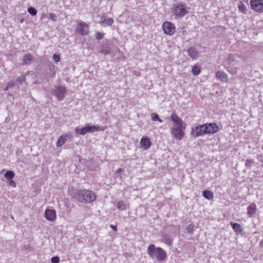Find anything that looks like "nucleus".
<instances>
[{
  "instance_id": "nucleus-1",
  "label": "nucleus",
  "mask_w": 263,
  "mask_h": 263,
  "mask_svg": "<svg viewBox=\"0 0 263 263\" xmlns=\"http://www.w3.org/2000/svg\"><path fill=\"white\" fill-rule=\"evenodd\" d=\"M73 198L78 203L87 204L94 201L97 198V195L91 190L79 189L76 191Z\"/></svg>"
},
{
  "instance_id": "nucleus-2",
  "label": "nucleus",
  "mask_w": 263,
  "mask_h": 263,
  "mask_svg": "<svg viewBox=\"0 0 263 263\" xmlns=\"http://www.w3.org/2000/svg\"><path fill=\"white\" fill-rule=\"evenodd\" d=\"M147 252L151 258H156L158 260H162L166 257L165 252L161 248H156L155 246L153 244H151L148 246Z\"/></svg>"
},
{
  "instance_id": "nucleus-3",
  "label": "nucleus",
  "mask_w": 263,
  "mask_h": 263,
  "mask_svg": "<svg viewBox=\"0 0 263 263\" xmlns=\"http://www.w3.org/2000/svg\"><path fill=\"white\" fill-rule=\"evenodd\" d=\"M67 89L63 85H54L51 88L50 93L54 96L59 102L62 101L65 97Z\"/></svg>"
},
{
  "instance_id": "nucleus-4",
  "label": "nucleus",
  "mask_w": 263,
  "mask_h": 263,
  "mask_svg": "<svg viewBox=\"0 0 263 263\" xmlns=\"http://www.w3.org/2000/svg\"><path fill=\"white\" fill-rule=\"evenodd\" d=\"M172 13L176 17L182 18L186 14H188L189 11L185 4L182 3H176L173 5Z\"/></svg>"
},
{
  "instance_id": "nucleus-5",
  "label": "nucleus",
  "mask_w": 263,
  "mask_h": 263,
  "mask_svg": "<svg viewBox=\"0 0 263 263\" xmlns=\"http://www.w3.org/2000/svg\"><path fill=\"white\" fill-rule=\"evenodd\" d=\"M100 130L99 126H95V125H87L85 127L79 128V127H76L75 129V132L77 134L84 135L87 133H91L95 132H98Z\"/></svg>"
},
{
  "instance_id": "nucleus-6",
  "label": "nucleus",
  "mask_w": 263,
  "mask_h": 263,
  "mask_svg": "<svg viewBox=\"0 0 263 263\" xmlns=\"http://www.w3.org/2000/svg\"><path fill=\"white\" fill-rule=\"evenodd\" d=\"M185 126L173 127L171 128V133L173 137L178 140H181L185 135Z\"/></svg>"
},
{
  "instance_id": "nucleus-7",
  "label": "nucleus",
  "mask_w": 263,
  "mask_h": 263,
  "mask_svg": "<svg viewBox=\"0 0 263 263\" xmlns=\"http://www.w3.org/2000/svg\"><path fill=\"white\" fill-rule=\"evenodd\" d=\"M205 124L199 125L192 128L191 135L195 138L206 134Z\"/></svg>"
},
{
  "instance_id": "nucleus-8",
  "label": "nucleus",
  "mask_w": 263,
  "mask_h": 263,
  "mask_svg": "<svg viewBox=\"0 0 263 263\" xmlns=\"http://www.w3.org/2000/svg\"><path fill=\"white\" fill-rule=\"evenodd\" d=\"M162 28L164 32L167 35H172L176 32L175 25L170 22H165L162 25Z\"/></svg>"
},
{
  "instance_id": "nucleus-9",
  "label": "nucleus",
  "mask_w": 263,
  "mask_h": 263,
  "mask_svg": "<svg viewBox=\"0 0 263 263\" xmlns=\"http://www.w3.org/2000/svg\"><path fill=\"white\" fill-rule=\"evenodd\" d=\"M250 5L254 11L263 12V0H250Z\"/></svg>"
},
{
  "instance_id": "nucleus-10",
  "label": "nucleus",
  "mask_w": 263,
  "mask_h": 263,
  "mask_svg": "<svg viewBox=\"0 0 263 263\" xmlns=\"http://www.w3.org/2000/svg\"><path fill=\"white\" fill-rule=\"evenodd\" d=\"M76 31L82 35H87L89 32V26L86 23L84 22H81L77 26Z\"/></svg>"
},
{
  "instance_id": "nucleus-11",
  "label": "nucleus",
  "mask_w": 263,
  "mask_h": 263,
  "mask_svg": "<svg viewBox=\"0 0 263 263\" xmlns=\"http://www.w3.org/2000/svg\"><path fill=\"white\" fill-rule=\"evenodd\" d=\"M205 124L206 134H214L219 130V127L217 124L214 123H206Z\"/></svg>"
},
{
  "instance_id": "nucleus-12",
  "label": "nucleus",
  "mask_w": 263,
  "mask_h": 263,
  "mask_svg": "<svg viewBox=\"0 0 263 263\" xmlns=\"http://www.w3.org/2000/svg\"><path fill=\"white\" fill-rule=\"evenodd\" d=\"M170 118L171 120L175 124V127H182L183 126H185L183 120L176 114H172Z\"/></svg>"
},
{
  "instance_id": "nucleus-13",
  "label": "nucleus",
  "mask_w": 263,
  "mask_h": 263,
  "mask_svg": "<svg viewBox=\"0 0 263 263\" xmlns=\"http://www.w3.org/2000/svg\"><path fill=\"white\" fill-rule=\"evenodd\" d=\"M99 51L104 55L110 53L111 50V44L109 43H103L99 47Z\"/></svg>"
},
{
  "instance_id": "nucleus-14",
  "label": "nucleus",
  "mask_w": 263,
  "mask_h": 263,
  "mask_svg": "<svg viewBox=\"0 0 263 263\" xmlns=\"http://www.w3.org/2000/svg\"><path fill=\"white\" fill-rule=\"evenodd\" d=\"M45 217L49 221H54L57 218L56 212L54 210L47 209L45 212Z\"/></svg>"
},
{
  "instance_id": "nucleus-15",
  "label": "nucleus",
  "mask_w": 263,
  "mask_h": 263,
  "mask_svg": "<svg viewBox=\"0 0 263 263\" xmlns=\"http://www.w3.org/2000/svg\"><path fill=\"white\" fill-rule=\"evenodd\" d=\"M141 147H143L144 149H149L151 145L152 142L148 137H143L140 140Z\"/></svg>"
},
{
  "instance_id": "nucleus-16",
  "label": "nucleus",
  "mask_w": 263,
  "mask_h": 263,
  "mask_svg": "<svg viewBox=\"0 0 263 263\" xmlns=\"http://www.w3.org/2000/svg\"><path fill=\"white\" fill-rule=\"evenodd\" d=\"M187 54L192 59H195L198 57V52L194 47H190L187 50Z\"/></svg>"
},
{
  "instance_id": "nucleus-17",
  "label": "nucleus",
  "mask_w": 263,
  "mask_h": 263,
  "mask_svg": "<svg viewBox=\"0 0 263 263\" xmlns=\"http://www.w3.org/2000/svg\"><path fill=\"white\" fill-rule=\"evenodd\" d=\"M101 21L100 23L101 25L105 24L107 26H111L114 22V20L112 18H107L106 16H103L101 17Z\"/></svg>"
},
{
  "instance_id": "nucleus-18",
  "label": "nucleus",
  "mask_w": 263,
  "mask_h": 263,
  "mask_svg": "<svg viewBox=\"0 0 263 263\" xmlns=\"http://www.w3.org/2000/svg\"><path fill=\"white\" fill-rule=\"evenodd\" d=\"M34 59L31 53L26 54L23 56V63L22 65H27L30 63V62Z\"/></svg>"
},
{
  "instance_id": "nucleus-19",
  "label": "nucleus",
  "mask_w": 263,
  "mask_h": 263,
  "mask_svg": "<svg viewBox=\"0 0 263 263\" xmlns=\"http://www.w3.org/2000/svg\"><path fill=\"white\" fill-rule=\"evenodd\" d=\"M68 137L67 134H64L62 135L58 139L57 142V146L61 147L62 146L67 140L66 137Z\"/></svg>"
},
{
  "instance_id": "nucleus-20",
  "label": "nucleus",
  "mask_w": 263,
  "mask_h": 263,
  "mask_svg": "<svg viewBox=\"0 0 263 263\" xmlns=\"http://www.w3.org/2000/svg\"><path fill=\"white\" fill-rule=\"evenodd\" d=\"M216 76L217 79L222 81L227 82L228 80V75L223 71H217L216 73Z\"/></svg>"
},
{
  "instance_id": "nucleus-21",
  "label": "nucleus",
  "mask_w": 263,
  "mask_h": 263,
  "mask_svg": "<svg viewBox=\"0 0 263 263\" xmlns=\"http://www.w3.org/2000/svg\"><path fill=\"white\" fill-rule=\"evenodd\" d=\"M248 214L252 216L256 211V207L255 203H252L247 208Z\"/></svg>"
},
{
  "instance_id": "nucleus-22",
  "label": "nucleus",
  "mask_w": 263,
  "mask_h": 263,
  "mask_svg": "<svg viewBox=\"0 0 263 263\" xmlns=\"http://www.w3.org/2000/svg\"><path fill=\"white\" fill-rule=\"evenodd\" d=\"M203 196L206 199H212L214 197V194L212 191L209 190H204L202 191Z\"/></svg>"
},
{
  "instance_id": "nucleus-23",
  "label": "nucleus",
  "mask_w": 263,
  "mask_h": 263,
  "mask_svg": "<svg viewBox=\"0 0 263 263\" xmlns=\"http://www.w3.org/2000/svg\"><path fill=\"white\" fill-rule=\"evenodd\" d=\"M161 241L162 242L167 244L168 246H171L172 243V240L171 239L170 237L166 234H162L161 235Z\"/></svg>"
},
{
  "instance_id": "nucleus-24",
  "label": "nucleus",
  "mask_w": 263,
  "mask_h": 263,
  "mask_svg": "<svg viewBox=\"0 0 263 263\" xmlns=\"http://www.w3.org/2000/svg\"><path fill=\"white\" fill-rule=\"evenodd\" d=\"M235 60V54H229L224 59V63L228 65L231 64Z\"/></svg>"
},
{
  "instance_id": "nucleus-25",
  "label": "nucleus",
  "mask_w": 263,
  "mask_h": 263,
  "mask_svg": "<svg viewBox=\"0 0 263 263\" xmlns=\"http://www.w3.org/2000/svg\"><path fill=\"white\" fill-rule=\"evenodd\" d=\"M231 226L232 227L234 231L236 233H241L242 231V228L238 223H234L231 222Z\"/></svg>"
},
{
  "instance_id": "nucleus-26",
  "label": "nucleus",
  "mask_w": 263,
  "mask_h": 263,
  "mask_svg": "<svg viewBox=\"0 0 263 263\" xmlns=\"http://www.w3.org/2000/svg\"><path fill=\"white\" fill-rule=\"evenodd\" d=\"M201 72V69L199 65L198 64H195L193 66L192 69V73L195 76H197L200 74Z\"/></svg>"
},
{
  "instance_id": "nucleus-27",
  "label": "nucleus",
  "mask_w": 263,
  "mask_h": 263,
  "mask_svg": "<svg viewBox=\"0 0 263 263\" xmlns=\"http://www.w3.org/2000/svg\"><path fill=\"white\" fill-rule=\"evenodd\" d=\"M15 174L12 171H7L4 177L7 180H11L14 177Z\"/></svg>"
},
{
  "instance_id": "nucleus-28",
  "label": "nucleus",
  "mask_w": 263,
  "mask_h": 263,
  "mask_svg": "<svg viewBox=\"0 0 263 263\" xmlns=\"http://www.w3.org/2000/svg\"><path fill=\"white\" fill-rule=\"evenodd\" d=\"M238 8L239 10L242 13H243L245 14L247 13V7L242 2H240L239 3Z\"/></svg>"
},
{
  "instance_id": "nucleus-29",
  "label": "nucleus",
  "mask_w": 263,
  "mask_h": 263,
  "mask_svg": "<svg viewBox=\"0 0 263 263\" xmlns=\"http://www.w3.org/2000/svg\"><path fill=\"white\" fill-rule=\"evenodd\" d=\"M117 208L121 211H123L126 209L127 205L123 201H120L117 204Z\"/></svg>"
},
{
  "instance_id": "nucleus-30",
  "label": "nucleus",
  "mask_w": 263,
  "mask_h": 263,
  "mask_svg": "<svg viewBox=\"0 0 263 263\" xmlns=\"http://www.w3.org/2000/svg\"><path fill=\"white\" fill-rule=\"evenodd\" d=\"M151 117L154 121H159L160 123L163 122V121L159 117L158 115L156 113L151 114Z\"/></svg>"
},
{
  "instance_id": "nucleus-31",
  "label": "nucleus",
  "mask_w": 263,
  "mask_h": 263,
  "mask_svg": "<svg viewBox=\"0 0 263 263\" xmlns=\"http://www.w3.org/2000/svg\"><path fill=\"white\" fill-rule=\"evenodd\" d=\"M48 70L52 73V74L50 75V77H54L55 73V66L52 64H49L48 65Z\"/></svg>"
},
{
  "instance_id": "nucleus-32",
  "label": "nucleus",
  "mask_w": 263,
  "mask_h": 263,
  "mask_svg": "<svg viewBox=\"0 0 263 263\" xmlns=\"http://www.w3.org/2000/svg\"><path fill=\"white\" fill-rule=\"evenodd\" d=\"M28 12L31 15L34 16L37 14V10L33 7H30L28 8Z\"/></svg>"
},
{
  "instance_id": "nucleus-33",
  "label": "nucleus",
  "mask_w": 263,
  "mask_h": 263,
  "mask_svg": "<svg viewBox=\"0 0 263 263\" xmlns=\"http://www.w3.org/2000/svg\"><path fill=\"white\" fill-rule=\"evenodd\" d=\"M26 80V77L25 75H21L15 81V83L16 84H22L23 82H25Z\"/></svg>"
},
{
  "instance_id": "nucleus-34",
  "label": "nucleus",
  "mask_w": 263,
  "mask_h": 263,
  "mask_svg": "<svg viewBox=\"0 0 263 263\" xmlns=\"http://www.w3.org/2000/svg\"><path fill=\"white\" fill-rule=\"evenodd\" d=\"M187 232L191 234L194 231V226L193 223H189L186 226Z\"/></svg>"
},
{
  "instance_id": "nucleus-35",
  "label": "nucleus",
  "mask_w": 263,
  "mask_h": 263,
  "mask_svg": "<svg viewBox=\"0 0 263 263\" xmlns=\"http://www.w3.org/2000/svg\"><path fill=\"white\" fill-rule=\"evenodd\" d=\"M254 163V161L253 159H247L245 163L246 166L248 168H250Z\"/></svg>"
},
{
  "instance_id": "nucleus-36",
  "label": "nucleus",
  "mask_w": 263,
  "mask_h": 263,
  "mask_svg": "<svg viewBox=\"0 0 263 263\" xmlns=\"http://www.w3.org/2000/svg\"><path fill=\"white\" fill-rule=\"evenodd\" d=\"M95 37L97 40H100L103 38L104 34L103 33H101L99 31H97L96 33Z\"/></svg>"
},
{
  "instance_id": "nucleus-37",
  "label": "nucleus",
  "mask_w": 263,
  "mask_h": 263,
  "mask_svg": "<svg viewBox=\"0 0 263 263\" xmlns=\"http://www.w3.org/2000/svg\"><path fill=\"white\" fill-rule=\"evenodd\" d=\"M51 261L52 263H59L60 258L59 256H54L51 258Z\"/></svg>"
},
{
  "instance_id": "nucleus-38",
  "label": "nucleus",
  "mask_w": 263,
  "mask_h": 263,
  "mask_svg": "<svg viewBox=\"0 0 263 263\" xmlns=\"http://www.w3.org/2000/svg\"><path fill=\"white\" fill-rule=\"evenodd\" d=\"M49 18L53 21H56L57 16L54 13H49Z\"/></svg>"
},
{
  "instance_id": "nucleus-39",
  "label": "nucleus",
  "mask_w": 263,
  "mask_h": 263,
  "mask_svg": "<svg viewBox=\"0 0 263 263\" xmlns=\"http://www.w3.org/2000/svg\"><path fill=\"white\" fill-rule=\"evenodd\" d=\"M53 59L55 63H58L60 60V56L57 54H54L53 55Z\"/></svg>"
},
{
  "instance_id": "nucleus-40",
  "label": "nucleus",
  "mask_w": 263,
  "mask_h": 263,
  "mask_svg": "<svg viewBox=\"0 0 263 263\" xmlns=\"http://www.w3.org/2000/svg\"><path fill=\"white\" fill-rule=\"evenodd\" d=\"M9 181H8L9 182V184L14 187L16 186V183L12 180V179H11V180H9Z\"/></svg>"
},
{
  "instance_id": "nucleus-41",
  "label": "nucleus",
  "mask_w": 263,
  "mask_h": 263,
  "mask_svg": "<svg viewBox=\"0 0 263 263\" xmlns=\"http://www.w3.org/2000/svg\"><path fill=\"white\" fill-rule=\"evenodd\" d=\"M110 227L112 228L114 231H116L117 230V228L116 226H114L112 224L110 225Z\"/></svg>"
},
{
  "instance_id": "nucleus-42",
  "label": "nucleus",
  "mask_w": 263,
  "mask_h": 263,
  "mask_svg": "<svg viewBox=\"0 0 263 263\" xmlns=\"http://www.w3.org/2000/svg\"><path fill=\"white\" fill-rule=\"evenodd\" d=\"M123 171V169L121 168H118L117 171H116V173H121Z\"/></svg>"
},
{
  "instance_id": "nucleus-43",
  "label": "nucleus",
  "mask_w": 263,
  "mask_h": 263,
  "mask_svg": "<svg viewBox=\"0 0 263 263\" xmlns=\"http://www.w3.org/2000/svg\"><path fill=\"white\" fill-rule=\"evenodd\" d=\"M14 85V83H11V82H10L8 84L7 86L9 87H11L12 86H13Z\"/></svg>"
},
{
  "instance_id": "nucleus-44",
  "label": "nucleus",
  "mask_w": 263,
  "mask_h": 263,
  "mask_svg": "<svg viewBox=\"0 0 263 263\" xmlns=\"http://www.w3.org/2000/svg\"><path fill=\"white\" fill-rule=\"evenodd\" d=\"M9 88V87L8 86H7L5 87V88L4 89V90H5V91L8 90Z\"/></svg>"
}]
</instances>
